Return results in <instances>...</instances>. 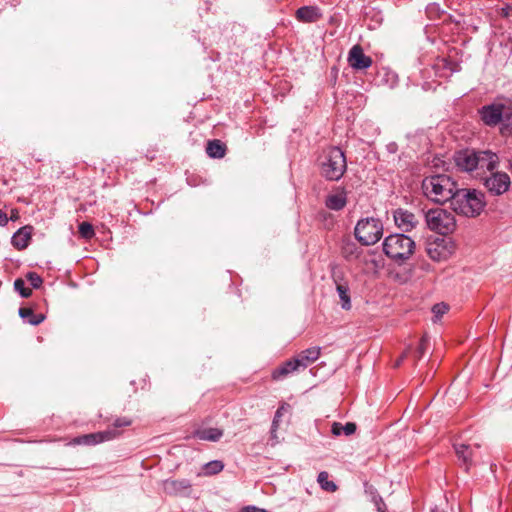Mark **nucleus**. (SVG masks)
I'll return each mask as SVG.
<instances>
[{
	"mask_svg": "<svg viewBox=\"0 0 512 512\" xmlns=\"http://www.w3.org/2000/svg\"><path fill=\"white\" fill-rule=\"evenodd\" d=\"M425 220L430 230L446 235L456 228L454 215L442 208L430 209L425 214Z\"/></svg>",
	"mask_w": 512,
	"mask_h": 512,
	"instance_id": "0eeeda50",
	"label": "nucleus"
},
{
	"mask_svg": "<svg viewBox=\"0 0 512 512\" xmlns=\"http://www.w3.org/2000/svg\"><path fill=\"white\" fill-rule=\"evenodd\" d=\"M354 235L362 245H374L383 236V224L374 217L360 219L355 226Z\"/></svg>",
	"mask_w": 512,
	"mask_h": 512,
	"instance_id": "423d86ee",
	"label": "nucleus"
},
{
	"mask_svg": "<svg viewBox=\"0 0 512 512\" xmlns=\"http://www.w3.org/2000/svg\"><path fill=\"white\" fill-rule=\"evenodd\" d=\"M474 149H462L454 154V161L459 170L472 172L477 169V156Z\"/></svg>",
	"mask_w": 512,
	"mask_h": 512,
	"instance_id": "9b49d317",
	"label": "nucleus"
},
{
	"mask_svg": "<svg viewBox=\"0 0 512 512\" xmlns=\"http://www.w3.org/2000/svg\"><path fill=\"white\" fill-rule=\"evenodd\" d=\"M14 289L21 295L23 298H28L32 294V290L25 285V281L22 278H17L14 281Z\"/></svg>",
	"mask_w": 512,
	"mask_h": 512,
	"instance_id": "c85d7f7f",
	"label": "nucleus"
},
{
	"mask_svg": "<svg viewBox=\"0 0 512 512\" xmlns=\"http://www.w3.org/2000/svg\"><path fill=\"white\" fill-rule=\"evenodd\" d=\"M453 447L461 466L468 471L475 463L474 458L476 457V450L479 446L472 447L471 445L461 443L454 444Z\"/></svg>",
	"mask_w": 512,
	"mask_h": 512,
	"instance_id": "ddd939ff",
	"label": "nucleus"
},
{
	"mask_svg": "<svg viewBox=\"0 0 512 512\" xmlns=\"http://www.w3.org/2000/svg\"><path fill=\"white\" fill-rule=\"evenodd\" d=\"M500 134L504 137L512 136V114L509 117V120H503V122L499 125Z\"/></svg>",
	"mask_w": 512,
	"mask_h": 512,
	"instance_id": "72a5a7b5",
	"label": "nucleus"
},
{
	"mask_svg": "<svg viewBox=\"0 0 512 512\" xmlns=\"http://www.w3.org/2000/svg\"><path fill=\"white\" fill-rule=\"evenodd\" d=\"M119 436V432L114 429H107L105 431H99L90 434H84L73 438L68 445L76 446V445H85V446H93L99 443H103L106 441H110Z\"/></svg>",
	"mask_w": 512,
	"mask_h": 512,
	"instance_id": "9d476101",
	"label": "nucleus"
},
{
	"mask_svg": "<svg viewBox=\"0 0 512 512\" xmlns=\"http://www.w3.org/2000/svg\"><path fill=\"white\" fill-rule=\"evenodd\" d=\"M320 356L319 347H311L301 351L295 358L302 369L307 368L310 364L315 362Z\"/></svg>",
	"mask_w": 512,
	"mask_h": 512,
	"instance_id": "aec40b11",
	"label": "nucleus"
},
{
	"mask_svg": "<svg viewBox=\"0 0 512 512\" xmlns=\"http://www.w3.org/2000/svg\"><path fill=\"white\" fill-rule=\"evenodd\" d=\"M442 242L443 240H441V242L435 241L428 243L426 247V252L433 261H441L447 257V252Z\"/></svg>",
	"mask_w": 512,
	"mask_h": 512,
	"instance_id": "b1692460",
	"label": "nucleus"
},
{
	"mask_svg": "<svg viewBox=\"0 0 512 512\" xmlns=\"http://www.w3.org/2000/svg\"><path fill=\"white\" fill-rule=\"evenodd\" d=\"M388 149H389V151L394 152V151H395V149H396V144H395V143H391V144H389V145H388Z\"/></svg>",
	"mask_w": 512,
	"mask_h": 512,
	"instance_id": "79ce46f5",
	"label": "nucleus"
},
{
	"mask_svg": "<svg viewBox=\"0 0 512 512\" xmlns=\"http://www.w3.org/2000/svg\"><path fill=\"white\" fill-rule=\"evenodd\" d=\"M328 478L329 475L326 471H322L318 474L317 481L320 487L328 492L336 491L337 485L333 481H330Z\"/></svg>",
	"mask_w": 512,
	"mask_h": 512,
	"instance_id": "bb28decb",
	"label": "nucleus"
},
{
	"mask_svg": "<svg viewBox=\"0 0 512 512\" xmlns=\"http://www.w3.org/2000/svg\"><path fill=\"white\" fill-rule=\"evenodd\" d=\"M406 356H407V352H404L402 354V356L396 361L395 365L399 366L403 362V360L405 359Z\"/></svg>",
	"mask_w": 512,
	"mask_h": 512,
	"instance_id": "a19ab883",
	"label": "nucleus"
},
{
	"mask_svg": "<svg viewBox=\"0 0 512 512\" xmlns=\"http://www.w3.org/2000/svg\"><path fill=\"white\" fill-rule=\"evenodd\" d=\"M132 423V421L127 418V417H119L117 419H115V421L113 422V429L116 431L115 428H121V427H127V426H130Z\"/></svg>",
	"mask_w": 512,
	"mask_h": 512,
	"instance_id": "c9c22d12",
	"label": "nucleus"
},
{
	"mask_svg": "<svg viewBox=\"0 0 512 512\" xmlns=\"http://www.w3.org/2000/svg\"><path fill=\"white\" fill-rule=\"evenodd\" d=\"M241 512H269L266 509L256 507L254 505H248L241 509Z\"/></svg>",
	"mask_w": 512,
	"mask_h": 512,
	"instance_id": "4c0bfd02",
	"label": "nucleus"
},
{
	"mask_svg": "<svg viewBox=\"0 0 512 512\" xmlns=\"http://www.w3.org/2000/svg\"><path fill=\"white\" fill-rule=\"evenodd\" d=\"M448 309H449L448 305L441 302V303L435 304L432 307V312H433L435 318L439 319L448 311Z\"/></svg>",
	"mask_w": 512,
	"mask_h": 512,
	"instance_id": "f704fd0d",
	"label": "nucleus"
},
{
	"mask_svg": "<svg viewBox=\"0 0 512 512\" xmlns=\"http://www.w3.org/2000/svg\"><path fill=\"white\" fill-rule=\"evenodd\" d=\"M224 469V464L220 460H212L203 466L205 475H216Z\"/></svg>",
	"mask_w": 512,
	"mask_h": 512,
	"instance_id": "cd10ccee",
	"label": "nucleus"
},
{
	"mask_svg": "<svg viewBox=\"0 0 512 512\" xmlns=\"http://www.w3.org/2000/svg\"><path fill=\"white\" fill-rule=\"evenodd\" d=\"M26 279L29 281L30 285L35 289L40 288L43 283V279L36 272H28L26 274Z\"/></svg>",
	"mask_w": 512,
	"mask_h": 512,
	"instance_id": "473e14b6",
	"label": "nucleus"
},
{
	"mask_svg": "<svg viewBox=\"0 0 512 512\" xmlns=\"http://www.w3.org/2000/svg\"><path fill=\"white\" fill-rule=\"evenodd\" d=\"M32 232L33 227L30 225L19 228L11 238L12 245L18 250L26 249L31 240Z\"/></svg>",
	"mask_w": 512,
	"mask_h": 512,
	"instance_id": "f3484780",
	"label": "nucleus"
},
{
	"mask_svg": "<svg viewBox=\"0 0 512 512\" xmlns=\"http://www.w3.org/2000/svg\"><path fill=\"white\" fill-rule=\"evenodd\" d=\"M226 145L218 139L210 140L206 146V153L209 157L214 159H221L226 154Z\"/></svg>",
	"mask_w": 512,
	"mask_h": 512,
	"instance_id": "4be33fe9",
	"label": "nucleus"
},
{
	"mask_svg": "<svg viewBox=\"0 0 512 512\" xmlns=\"http://www.w3.org/2000/svg\"><path fill=\"white\" fill-rule=\"evenodd\" d=\"M484 194L475 189L457 188L451 202V208L459 215L476 217L483 211L486 202Z\"/></svg>",
	"mask_w": 512,
	"mask_h": 512,
	"instance_id": "f03ea898",
	"label": "nucleus"
},
{
	"mask_svg": "<svg viewBox=\"0 0 512 512\" xmlns=\"http://www.w3.org/2000/svg\"><path fill=\"white\" fill-rule=\"evenodd\" d=\"M295 17L302 23H314L323 17V13L316 5L302 6L296 10Z\"/></svg>",
	"mask_w": 512,
	"mask_h": 512,
	"instance_id": "2eb2a0df",
	"label": "nucleus"
},
{
	"mask_svg": "<svg viewBox=\"0 0 512 512\" xmlns=\"http://www.w3.org/2000/svg\"><path fill=\"white\" fill-rule=\"evenodd\" d=\"M396 226L403 232H410L417 225L415 215L405 209L398 208L393 213Z\"/></svg>",
	"mask_w": 512,
	"mask_h": 512,
	"instance_id": "4468645a",
	"label": "nucleus"
},
{
	"mask_svg": "<svg viewBox=\"0 0 512 512\" xmlns=\"http://www.w3.org/2000/svg\"><path fill=\"white\" fill-rule=\"evenodd\" d=\"M428 346L429 340L426 336H423L419 342L417 349L414 352V357L416 360H420L425 355Z\"/></svg>",
	"mask_w": 512,
	"mask_h": 512,
	"instance_id": "2f4dec72",
	"label": "nucleus"
},
{
	"mask_svg": "<svg viewBox=\"0 0 512 512\" xmlns=\"http://www.w3.org/2000/svg\"><path fill=\"white\" fill-rule=\"evenodd\" d=\"M508 169H509V170L511 171V173H512V162H510V163H509V167H508Z\"/></svg>",
	"mask_w": 512,
	"mask_h": 512,
	"instance_id": "a18cd8bd",
	"label": "nucleus"
},
{
	"mask_svg": "<svg viewBox=\"0 0 512 512\" xmlns=\"http://www.w3.org/2000/svg\"><path fill=\"white\" fill-rule=\"evenodd\" d=\"M382 248L384 254L391 261L397 265H403L414 254L416 243L411 237L403 233H395L384 239Z\"/></svg>",
	"mask_w": 512,
	"mask_h": 512,
	"instance_id": "7ed1b4c3",
	"label": "nucleus"
},
{
	"mask_svg": "<svg viewBox=\"0 0 512 512\" xmlns=\"http://www.w3.org/2000/svg\"><path fill=\"white\" fill-rule=\"evenodd\" d=\"M289 409V405L283 404L275 412L273 421H272V433L277 432V429L279 427V422L281 417L283 416L284 412H287Z\"/></svg>",
	"mask_w": 512,
	"mask_h": 512,
	"instance_id": "7c9ffc66",
	"label": "nucleus"
},
{
	"mask_svg": "<svg viewBox=\"0 0 512 512\" xmlns=\"http://www.w3.org/2000/svg\"><path fill=\"white\" fill-rule=\"evenodd\" d=\"M512 114V100L494 101L478 109V115L484 125L499 126L503 120H509Z\"/></svg>",
	"mask_w": 512,
	"mask_h": 512,
	"instance_id": "39448f33",
	"label": "nucleus"
},
{
	"mask_svg": "<svg viewBox=\"0 0 512 512\" xmlns=\"http://www.w3.org/2000/svg\"><path fill=\"white\" fill-rule=\"evenodd\" d=\"M372 500L375 503L378 512H384L385 503L383 502L381 496L373 495Z\"/></svg>",
	"mask_w": 512,
	"mask_h": 512,
	"instance_id": "e433bc0d",
	"label": "nucleus"
},
{
	"mask_svg": "<svg viewBox=\"0 0 512 512\" xmlns=\"http://www.w3.org/2000/svg\"><path fill=\"white\" fill-rule=\"evenodd\" d=\"M320 175L327 181H339L347 170L345 153L337 146L329 147L319 159Z\"/></svg>",
	"mask_w": 512,
	"mask_h": 512,
	"instance_id": "20e7f679",
	"label": "nucleus"
},
{
	"mask_svg": "<svg viewBox=\"0 0 512 512\" xmlns=\"http://www.w3.org/2000/svg\"><path fill=\"white\" fill-rule=\"evenodd\" d=\"M347 204V192L344 187H338L335 194H330L325 200L328 209L334 211L342 210Z\"/></svg>",
	"mask_w": 512,
	"mask_h": 512,
	"instance_id": "a211bd4d",
	"label": "nucleus"
},
{
	"mask_svg": "<svg viewBox=\"0 0 512 512\" xmlns=\"http://www.w3.org/2000/svg\"><path fill=\"white\" fill-rule=\"evenodd\" d=\"M18 313H19V316L23 319V321L25 323H28V324H31L34 326L39 325L45 319L44 314H42V313L36 314V313H34L33 309L29 308V307H21L19 309Z\"/></svg>",
	"mask_w": 512,
	"mask_h": 512,
	"instance_id": "5701e85b",
	"label": "nucleus"
},
{
	"mask_svg": "<svg viewBox=\"0 0 512 512\" xmlns=\"http://www.w3.org/2000/svg\"><path fill=\"white\" fill-rule=\"evenodd\" d=\"M484 186L493 196H500L506 193L511 185L510 177L502 171H493L484 179Z\"/></svg>",
	"mask_w": 512,
	"mask_h": 512,
	"instance_id": "6e6552de",
	"label": "nucleus"
},
{
	"mask_svg": "<svg viewBox=\"0 0 512 512\" xmlns=\"http://www.w3.org/2000/svg\"><path fill=\"white\" fill-rule=\"evenodd\" d=\"M477 168L486 169L493 172L499 163V158L496 153L490 150H476Z\"/></svg>",
	"mask_w": 512,
	"mask_h": 512,
	"instance_id": "dca6fc26",
	"label": "nucleus"
},
{
	"mask_svg": "<svg viewBox=\"0 0 512 512\" xmlns=\"http://www.w3.org/2000/svg\"><path fill=\"white\" fill-rule=\"evenodd\" d=\"M300 368L301 367H300L298 361L296 360V358L290 359V360H287L286 362H284L278 368H276L273 371L272 376L275 380H279V379H282L283 377L287 376L288 374L299 370Z\"/></svg>",
	"mask_w": 512,
	"mask_h": 512,
	"instance_id": "412c9836",
	"label": "nucleus"
},
{
	"mask_svg": "<svg viewBox=\"0 0 512 512\" xmlns=\"http://www.w3.org/2000/svg\"><path fill=\"white\" fill-rule=\"evenodd\" d=\"M164 493L174 497L190 498L193 493V485L188 479L168 478L162 482Z\"/></svg>",
	"mask_w": 512,
	"mask_h": 512,
	"instance_id": "1a4fd4ad",
	"label": "nucleus"
},
{
	"mask_svg": "<svg viewBox=\"0 0 512 512\" xmlns=\"http://www.w3.org/2000/svg\"><path fill=\"white\" fill-rule=\"evenodd\" d=\"M334 282L336 284V291L341 301V308L344 310H350L352 307L351 298H350V287L346 281H343V278L335 275Z\"/></svg>",
	"mask_w": 512,
	"mask_h": 512,
	"instance_id": "6ab92c4d",
	"label": "nucleus"
},
{
	"mask_svg": "<svg viewBox=\"0 0 512 512\" xmlns=\"http://www.w3.org/2000/svg\"><path fill=\"white\" fill-rule=\"evenodd\" d=\"M457 188V183L447 174L428 176L422 181L424 195L435 203L451 202Z\"/></svg>",
	"mask_w": 512,
	"mask_h": 512,
	"instance_id": "f257e3e1",
	"label": "nucleus"
},
{
	"mask_svg": "<svg viewBox=\"0 0 512 512\" xmlns=\"http://www.w3.org/2000/svg\"><path fill=\"white\" fill-rule=\"evenodd\" d=\"M348 64L355 70H365L372 65L371 57L365 55L363 48L360 45H354L347 58Z\"/></svg>",
	"mask_w": 512,
	"mask_h": 512,
	"instance_id": "f8f14e48",
	"label": "nucleus"
},
{
	"mask_svg": "<svg viewBox=\"0 0 512 512\" xmlns=\"http://www.w3.org/2000/svg\"><path fill=\"white\" fill-rule=\"evenodd\" d=\"M78 231L80 236L84 239H91L95 235L93 226L88 222L80 223Z\"/></svg>",
	"mask_w": 512,
	"mask_h": 512,
	"instance_id": "c756f323",
	"label": "nucleus"
},
{
	"mask_svg": "<svg viewBox=\"0 0 512 512\" xmlns=\"http://www.w3.org/2000/svg\"><path fill=\"white\" fill-rule=\"evenodd\" d=\"M357 426L354 422H347L346 424H342L340 422H333L331 426V433L335 437H339L341 435L350 436L355 433Z\"/></svg>",
	"mask_w": 512,
	"mask_h": 512,
	"instance_id": "a878e982",
	"label": "nucleus"
},
{
	"mask_svg": "<svg viewBox=\"0 0 512 512\" xmlns=\"http://www.w3.org/2000/svg\"><path fill=\"white\" fill-rule=\"evenodd\" d=\"M8 223V217L7 214L0 210V226H5Z\"/></svg>",
	"mask_w": 512,
	"mask_h": 512,
	"instance_id": "ea45409f",
	"label": "nucleus"
},
{
	"mask_svg": "<svg viewBox=\"0 0 512 512\" xmlns=\"http://www.w3.org/2000/svg\"><path fill=\"white\" fill-rule=\"evenodd\" d=\"M223 436V431L218 428L199 429L195 432V437L199 440L216 442Z\"/></svg>",
	"mask_w": 512,
	"mask_h": 512,
	"instance_id": "393cba45",
	"label": "nucleus"
},
{
	"mask_svg": "<svg viewBox=\"0 0 512 512\" xmlns=\"http://www.w3.org/2000/svg\"><path fill=\"white\" fill-rule=\"evenodd\" d=\"M431 512H446L444 509H441L439 507H435L431 510Z\"/></svg>",
	"mask_w": 512,
	"mask_h": 512,
	"instance_id": "37998d69",
	"label": "nucleus"
},
{
	"mask_svg": "<svg viewBox=\"0 0 512 512\" xmlns=\"http://www.w3.org/2000/svg\"><path fill=\"white\" fill-rule=\"evenodd\" d=\"M270 434H271V438H275V439H277L276 432L272 433V430H271V431H270Z\"/></svg>",
	"mask_w": 512,
	"mask_h": 512,
	"instance_id": "c03bdc74",
	"label": "nucleus"
},
{
	"mask_svg": "<svg viewBox=\"0 0 512 512\" xmlns=\"http://www.w3.org/2000/svg\"><path fill=\"white\" fill-rule=\"evenodd\" d=\"M353 249H354V245H352V246L348 245L347 247L344 248L343 253H344L345 258L348 259L350 256L354 255Z\"/></svg>",
	"mask_w": 512,
	"mask_h": 512,
	"instance_id": "58836bf2",
	"label": "nucleus"
}]
</instances>
